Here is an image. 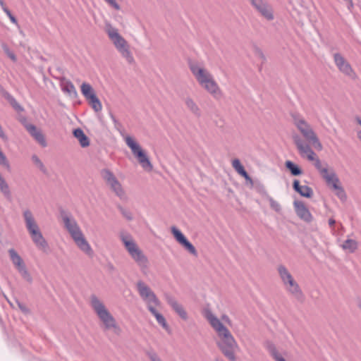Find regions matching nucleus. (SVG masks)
<instances>
[{"label": "nucleus", "mask_w": 361, "mask_h": 361, "mask_svg": "<svg viewBox=\"0 0 361 361\" xmlns=\"http://www.w3.org/2000/svg\"><path fill=\"white\" fill-rule=\"evenodd\" d=\"M205 317L221 339L217 345L222 353L230 361H235V350L238 348V344L229 330L211 311H206Z\"/></svg>", "instance_id": "f257e3e1"}, {"label": "nucleus", "mask_w": 361, "mask_h": 361, "mask_svg": "<svg viewBox=\"0 0 361 361\" xmlns=\"http://www.w3.org/2000/svg\"><path fill=\"white\" fill-rule=\"evenodd\" d=\"M188 66L198 83L215 99L222 97V92L212 75L199 62L190 61Z\"/></svg>", "instance_id": "f03ea898"}, {"label": "nucleus", "mask_w": 361, "mask_h": 361, "mask_svg": "<svg viewBox=\"0 0 361 361\" xmlns=\"http://www.w3.org/2000/svg\"><path fill=\"white\" fill-rule=\"evenodd\" d=\"M105 32L121 56L126 60L128 63L134 64L135 61L130 50V46L128 42L118 33V30L108 23L106 25Z\"/></svg>", "instance_id": "7ed1b4c3"}, {"label": "nucleus", "mask_w": 361, "mask_h": 361, "mask_svg": "<svg viewBox=\"0 0 361 361\" xmlns=\"http://www.w3.org/2000/svg\"><path fill=\"white\" fill-rule=\"evenodd\" d=\"M90 304L99 318L103 322L106 329H113L116 334L119 335L121 332V329L117 324L116 319L105 307L103 302L94 295H91Z\"/></svg>", "instance_id": "20e7f679"}, {"label": "nucleus", "mask_w": 361, "mask_h": 361, "mask_svg": "<svg viewBox=\"0 0 361 361\" xmlns=\"http://www.w3.org/2000/svg\"><path fill=\"white\" fill-rule=\"evenodd\" d=\"M293 123L305 140L317 149H322V145L310 125L299 114L292 115Z\"/></svg>", "instance_id": "39448f33"}, {"label": "nucleus", "mask_w": 361, "mask_h": 361, "mask_svg": "<svg viewBox=\"0 0 361 361\" xmlns=\"http://www.w3.org/2000/svg\"><path fill=\"white\" fill-rule=\"evenodd\" d=\"M121 240L130 257L145 272L148 268V259L129 235L121 236Z\"/></svg>", "instance_id": "423d86ee"}, {"label": "nucleus", "mask_w": 361, "mask_h": 361, "mask_svg": "<svg viewBox=\"0 0 361 361\" xmlns=\"http://www.w3.org/2000/svg\"><path fill=\"white\" fill-rule=\"evenodd\" d=\"M125 141L128 147L131 149L133 155L137 159L141 166L147 171H151L153 166L150 162L145 151L130 136H126Z\"/></svg>", "instance_id": "0eeeda50"}, {"label": "nucleus", "mask_w": 361, "mask_h": 361, "mask_svg": "<svg viewBox=\"0 0 361 361\" xmlns=\"http://www.w3.org/2000/svg\"><path fill=\"white\" fill-rule=\"evenodd\" d=\"M100 174L102 178L105 180L106 183L110 186L111 190L114 192L116 196L123 200L127 199L121 184L119 183L113 172L108 169H104L101 170Z\"/></svg>", "instance_id": "6e6552de"}, {"label": "nucleus", "mask_w": 361, "mask_h": 361, "mask_svg": "<svg viewBox=\"0 0 361 361\" xmlns=\"http://www.w3.org/2000/svg\"><path fill=\"white\" fill-rule=\"evenodd\" d=\"M8 254L10 256V259L15 266L18 271L20 273L21 276L27 282L32 283V278L27 271L26 266L21 258V257L18 254V252L13 249L11 248L8 250Z\"/></svg>", "instance_id": "1a4fd4ad"}, {"label": "nucleus", "mask_w": 361, "mask_h": 361, "mask_svg": "<svg viewBox=\"0 0 361 361\" xmlns=\"http://www.w3.org/2000/svg\"><path fill=\"white\" fill-rule=\"evenodd\" d=\"M334 60L336 66L342 73L352 80L357 78V74L352 68L350 64L341 54L335 53L334 54Z\"/></svg>", "instance_id": "9d476101"}, {"label": "nucleus", "mask_w": 361, "mask_h": 361, "mask_svg": "<svg viewBox=\"0 0 361 361\" xmlns=\"http://www.w3.org/2000/svg\"><path fill=\"white\" fill-rule=\"evenodd\" d=\"M250 4L267 20L274 18L272 7L267 0H249Z\"/></svg>", "instance_id": "9b49d317"}, {"label": "nucleus", "mask_w": 361, "mask_h": 361, "mask_svg": "<svg viewBox=\"0 0 361 361\" xmlns=\"http://www.w3.org/2000/svg\"><path fill=\"white\" fill-rule=\"evenodd\" d=\"M293 140L299 153L302 157L306 156L310 161H314L316 157L315 152L311 149L308 144L305 143L302 139L298 134H293Z\"/></svg>", "instance_id": "f8f14e48"}, {"label": "nucleus", "mask_w": 361, "mask_h": 361, "mask_svg": "<svg viewBox=\"0 0 361 361\" xmlns=\"http://www.w3.org/2000/svg\"><path fill=\"white\" fill-rule=\"evenodd\" d=\"M137 289L140 296L147 303H154L155 305H159V300L151 288L142 281H138L137 283Z\"/></svg>", "instance_id": "ddd939ff"}, {"label": "nucleus", "mask_w": 361, "mask_h": 361, "mask_svg": "<svg viewBox=\"0 0 361 361\" xmlns=\"http://www.w3.org/2000/svg\"><path fill=\"white\" fill-rule=\"evenodd\" d=\"M171 233L175 239L189 253L193 256H197V251L195 246L187 239L183 233L176 226H172Z\"/></svg>", "instance_id": "4468645a"}, {"label": "nucleus", "mask_w": 361, "mask_h": 361, "mask_svg": "<svg viewBox=\"0 0 361 361\" xmlns=\"http://www.w3.org/2000/svg\"><path fill=\"white\" fill-rule=\"evenodd\" d=\"M21 123L23 125L24 128L30 133V135L39 145H41L42 147L47 146L45 137L40 130L37 129V128L35 125L27 123L26 118L22 119Z\"/></svg>", "instance_id": "2eb2a0df"}, {"label": "nucleus", "mask_w": 361, "mask_h": 361, "mask_svg": "<svg viewBox=\"0 0 361 361\" xmlns=\"http://www.w3.org/2000/svg\"><path fill=\"white\" fill-rule=\"evenodd\" d=\"M61 215L64 226L70 233L71 238H73L77 235L78 233L79 234L82 232L76 221L73 218L70 217L64 211L61 212Z\"/></svg>", "instance_id": "dca6fc26"}, {"label": "nucleus", "mask_w": 361, "mask_h": 361, "mask_svg": "<svg viewBox=\"0 0 361 361\" xmlns=\"http://www.w3.org/2000/svg\"><path fill=\"white\" fill-rule=\"evenodd\" d=\"M293 205L295 213L300 219L307 223H310L313 220L312 215L302 201L295 200Z\"/></svg>", "instance_id": "f3484780"}, {"label": "nucleus", "mask_w": 361, "mask_h": 361, "mask_svg": "<svg viewBox=\"0 0 361 361\" xmlns=\"http://www.w3.org/2000/svg\"><path fill=\"white\" fill-rule=\"evenodd\" d=\"M164 297L166 302L180 316V317L183 320H187L188 314L182 305L179 304L176 298L171 294L166 293Z\"/></svg>", "instance_id": "a211bd4d"}, {"label": "nucleus", "mask_w": 361, "mask_h": 361, "mask_svg": "<svg viewBox=\"0 0 361 361\" xmlns=\"http://www.w3.org/2000/svg\"><path fill=\"white\" fill-rule=\"evenodd\" d=\"M72 238L81 251L90 257L93 255V250L82 232Z\"/></svg>", "instance_id": "6ab92c4d"}, {"label": "nucleus", "mask_w": 361, "mask_h": 361, "mask_svg": "<svg viewBox=\"0 0 361 361\" xmlns=\"http://www.w3.org/2000/svg\"><path fill=\"white\" fill-rule=\"evenodd\" d=\"M60 86L61 88V90L68 94L71 97L76 98L78 97V92L76 91V89L73 84V82L66 79V78L63 77L60 78Z\"/></svg>", "instance_id": "aec40b11"}, {"label": "nucleus", "mask_w": 361, "mask_h": 361, "mask_svg": "<svg viewBox=\"0 0 361 361\" xmlns=\"http://www.w3.org/2000/svg\"><path fill=\"white\" fill-rule=\"evenodd\" d=\"M293 190L302 197L310 198L313 195L312 189L307 185H300L298 180H294L293 183Z\"/></svg>", "instance_id": "412c9836"}, {"label": "nucleus", "mask_w": 361, "mask_h": 361, "mask_svg": "<svg viewBox=\"0 0 361 361\" xmlns=\"http://www.w3.org/2000/svg\"><path fill=\"white\" fill-rule=\"evenodd\" d=\"M23 217L27 231L39 228L32 212L29 209L24 211Z\"/></svg>", "instance_id": "4be33fe9"}, {"label": "nucleus", "mask_w": 361, "mask_h": 361, "mask_svg": "<svg viewBox=\"0 0 361 361\" xmlns=\"http://www.w3.org/2000/svg\"><path fill=\"white\" fill-rule=\"evenodd\" d=\"M73 135L75 138L78 139L82 147H87L90 145V139L81 128H78L74 129L73 131Z\"/></svg>", "instance_id": "5701e85b"}, {"label": "nucleus", "mask_w": 361, "mask_h": 361, "mask_svg": "<svg viewBox=\"0 0 361 361\" xmlns=\"http://www.w3.org/2000/svg\"><path fill=\"white\" fill-rule=\"evenodd\" d=\"M286 290L298 302H303L305 300V295L302 293L298 283L292 287L285 286Z\"/></svg>", "instance_id": "b1692460"}, {"label": "nucleus", "mask_w": 361, "mask_h": 361, "mask_svg": "<svg viewBox=\"0 0 361 361\" xmlns=\"http://www.w3.org/2000/svg\"><path fill=\"white\" fill-rule=\"evenodd\" d=\"M322 178L325 180L326 184L329 186H331L334 188V185H340L339 178L337 177L334 169H331L329 171L326 172V174L322 176Z\"/></svg>", "instance_id": "393cba45"}, {"label": "nucleus", "mask_w": 361, "mask_h": 361, "mask_svg": "<svg viewBox=\"0 0 361 361\" xmlns=\"http://www.w3.org/2000/svg\"><path fill=\"white\" fill-rule=\"evenodd\" d=\"M279 275L285 286H287V282L293 279L288 269L283 264H280L277 267Z\"/></svg>", "instance_id": "a878e982"}, {"label": "nucleus", "mask_w": 361, "mask_h": 361, "mask_svg": "<svg viewBox=\"0 0 361 361\" xmlns=\"http://www.w3.org/2000/svg\"><path fill=\"white\" fill-rule=\"evenodd\" d=\"M86 99L95 112L102 111V105L100 100L96 95V93L87 97Z\"/></svg>", "instance_id": "bb28decb"}, {"label": "nucleus", "mask_w": 361, "mask_h": 361, "mask_svg": "<svg viewBox=\"0 0 361 361\" xmlns=\"http://www.w3.org/2000/svg\"><path fill=\"white\" fill-rule=\"evenodd\" d=\"M31 238L38 248L46 249L48 247V243L43 237L41 231L37 233L36 235L32 236Z\"/></svg>", "instance_id": "cd10ccee"}, {"label": "nucleus", "mask_w": 361, "mask_h": 361, "mask_svg": "<svg viewBox=\"0 0 361 361\" xmlns=\"http://www.w3.org/2000/svg\"><path fill=\"white\" fill-rule=\"evenodd\" d=\"M259 192L267 195V200H269L270 207L272 209H274L276 212H279L281 210L280 204L278 202L275 201L271 197L269 196L263 185L261 186Z\"/></svg>", "instance_id": "c85d7f7f"}, {"label": "nucleus", "mask_w": 361, "mask_h": 361, "mask_svg": "<svg viewBox=\"0 0 361 361\" xmlns=\"http://www.w3.org/2000/svg\"><path fill=\"white\" fill-rule=\"evenodd\" d=\"M185 105L187 106V107L188 108V109L192 114H194L195 116H197L198 117L200 116V115H201L200 110L192 98H190V97L185 98Z\"/></svg>", "instance_id": "c756f323"}, {"label": "nucleus", "mask_w": 361, "mask_h": 361, "mask_svg": "<svg viewBox=\"0 0 361 361\" xmlns=\"http://www.w3.org/2000/svg\"><path fill=\"white\" fill-rule=\"evenodd\" d=\"M285 166L293 176H300L302 173V170L300 169V167L291 161H286Z\"/></svg>", "instance_id": "7c9ffc66"}, {"label": "nucleus", "mask_w": 361, "mask_h": 361, "mask_svg": "<svg viewBox=\"0 0 361 361\" xmlns=\"http://www.w3.org/2000/svg\"><path fill=\"white\" fill-rule=\"evenodd\" d=\"M0 191L3 193L4 197L10 200L11 197V190L8 184L6 183L5 179L0 175Z\"/></svg>", "instance_id": "2f4dec72"}, {"label": "nucleus", "mask_w": 361, "mask_h": 361, "mask_svg": "<svg viewBox=\"0 0 361 361\" xmlns=\"http://www.w3.org/2000/svg\"><path fill=\"white\" fill-rule=\"evenodd\" d=\"M342 247L343 250H348L353 253L357 249V243L355 240L347 239L343 242Z\"/></svg>", "instance_id": "473e14b6"}, {"label": "nucleus", "mask_w": 361, "mask_h": 361, "mask_svg": "<svg viewBox=\"0 0 361 361\" xmlns=\"http://www.w3.org/2000/svg\"><path fill=\"white\" fill-rule=\"evenodd\" d=\"M81 92L85 99L95 94L92 87L87 82H83L81 85Z\"/></svg>", "instance_id": "72a5a7b5"}, {"label": "nucleus", "mask_w": 361, "mask_h": 361, "mask_svg": "<svg viewBox=\"0 0 361 361\" xmlns=\"http://www.w3.org/2000/svg\"><path fill=\"white\" fill-rule=\"evenodd\" d=\"M6 99L8 101L11 106L18 112H22L24 109L22 106L16 101V99L10 94H8Z\"/></svg>", "instance_id": "f704fd0d"}, {"label": "nucleus", "mask_w": 361, "mask_h": 361, "mask_svg": "<svg viewBox=\"0 0 361 361\" xmlns=\"http://www.w3.org/2000/svg\"><path fill=\"white\" fill-rule=\"evenodd\" d=\"M232 166L241 176L246 174L247 172L245 171L244 166L241 164L240 161L238 159H235L232 161Z\"/></svg>", "instance_id": "c9c22d12"}, {"label": "nucleus", "mask_w": 361, "mask_h": 361, "mask_svg": "<svg viewBox=\"0 0 361 361\" xmlns=\"http://www.w3.org/2000/svg\"><path fill=\"white\" fill-rule=\"evenodd\" d=\"M314 166L319 171L322 176L326 173L329 171L328 164L326 163L324 164V166H323L321 161L319 158H317L314 160Z\"/></svg>", "instance_id": "e433bc0d"}, {"label": "nucleus", "mask_w": 361, "mask_h": 361, "mask_svg": "<svg viewBox=\"0 0 361 361\" xmlns=\"http://www.w3.org/2000/svg\"><path fill=\"white\" fill-rule=\"evenodd\" d=\"M32 160L44 174H47V168L37 155H32Z\"/></svg>", "instance_id": "4c0bfd02"}, {"label": "nucleus", "mask_w": 361, "mask_h": 361, "mask_svg": "<svg viewBox=\"0 0 361 361\" xmlns=\"http://www.w3.org/2000/svg\"><path fill=\"white\" fill-rule=\"evenodd\" d=\"M157 322L168 332L171 333V329L168 325L164 317L161 314H159L155 317Z\"/></svg>", "instance_id": "58836bf2"}, {"label": "nucleus", "mask_w": 361, "mask_h": 361, "mask_svg": "<svg viewBox=\"0 0 361 361\" xmlns=\"http://www.w3.org/2000/svg\"><path fill=\"white\" fill-rule=\"evenodd\" d=\"M267 349L269 352L270 355L275 360L276 357H279L281 355L279 353L275 345L271 342H268L267 344Z\"/></svg>", "instance_id": "ea45409f"}, {"label": "nucleus", "mask_w": 361, "mask_h": 361, "mask_svg": "<svg viewBox=\"0 0 361 361\" xmlns=\"http://www.w3.org/2000/svg\"><path fill=\"white\" fill-rule=\"evenodd\" d=\"M116 207L123 217H125L128 221L133 220V216L130 210L125 209L121 204H117Z\"/></svg>", "instance_id": "a19ab883"}, {"label": "nucleus", "mask_w": 361, "mask_h": 361, "mask_svg": "<svg viewBox=\"0 0 361 361\" xmlns=\"http://www.w3.org/2000/svg\"><path fill=\"white\" fill-rule=\"evenodd\" d=\"M334 190H336V195L338 197H339L341 200H346V194L345 190H343V187L341 185H334Z\"/></svg>", "instance_id": "79ce46f5"}, {"label": "nucleus", "mask_w": 361, "mask_h": 361, "mask_svg": "<svg viewBox=\"0 0 361 361\" xmlns=\"http://www.w3.org/2000/svg\"><path fill=\"white\" fill-rule=\"evenodd\" d=\"M0 165L4 166L8 170L10 169V164L7 159L6 156L0 149Z\"/></svg>", "instance_id": "37998d69"}, {"label": "nucleus", "mask_w": 361, "mask_h": 361, "mask_svg": "<svg viewBox=\"0 0 361 361\" xmlns=\"http://www.w3.org/2000/svg\"><path fill=\"white\" fill-rule=\"evenodd\" d=\"M255 56L262 61V63H265L266 57L262 51V50L259 47L255 48Z\"/></svg>", "instance_id": "c03bdc74"}, {"label": "nucleus", "mask_w": 361, "mask_h": 361, "mask_svg": "<svg viewBox=\"0 0 361 361\" xmlns=\"http://www.w3.org/2000/svg\"><path fill=\"white\" fill-rule=\"evenodd\" d=\"M4 11L6 14V16L9 18L10 20L18 25V20L11 13V11L8 8H4Z\"/></svg>", "instance_id": "a18cd8bd"}, {"label": "nucleus", "mask_w": 361, "mask_h": 361, "mask_svg": "<svg viewBox=\"0 0 361 361\" xmlns=\"http://www.w3.org/2000/svg\"><path fill=\"white\" fill-rule=\"evenodd\" d=\"M115 129L119 132V133L123 136L124 135V128L121 123L118 121L116 123L114 124Z\"/></svg>", "instance_id": "49530a36"}, {"label": "nucleus", "mask_w": 361, "mask_h": 361, "mask_svg": "<svg viewBox=\"0 0 361 361\" xmlns=\"http://www.w3.org/2000/svg\"><path fill=\"white\" fill-rule=\"evenodd\" d=\"M106 3H108L111 7L118 11L121 9L119 4L116 1V0H104Z\"/></svg>", "instance_id": "de8ad7c7"}, {"label": "nucleus", "mask_w": 361, "mask_h": 361, "mask_svg": "<svg viewBox=\"0 0 361 361\" xmlns=\"http://www.w3.org/2000/svg\"><path fill=\"white\" fill-rule=\"evenodd\" d=\"M18 306L19 309L24 313H27L29 312L28 308L26 307V305L19 301H17Z\"/></svg>", "instance_id": "09e8293b"}, {"label": "nucleus", "mask_w": 361, "mask_h": 361, "mask_svg": "<svg viewBox=\"0 0 361 361\" xmlns=\"http://www.w3.org/2000/svg\"><path fill=\"white\" fill-rule=\"evenodd\" d=\"M147 309L154 317L159 314V312H158L157 310L150 305V303H147Z\"/></svg>", "instance_id": "8fccbe9b"}, {"label": "nucleus", "mask_w": 361, "mask_h": 361, "mask_svg": "<svg viewBox=\"0 0 361 361\" xmlns=\"http://www.w3.org/2000/svg\"><path fill=\"white\" fill-rule=\"evenodd\" d=\"M0 137L3 140H8V137L7 135L5 134V133L4 132L3 130V128L1 127V126L0 125Z\"/></svg>", "instance_id": "3c124183"}, {"label": "nucleus", "mask_w": 361, "mask_h": 361, "mask_svg": "<svg viewBox=\"0 0 361 361\" xmlns=\"http://www.w3.org/2000/svg\"><path fill=\"white\" fill-rule=\"evenodd\" d=\"M7 53V55L13 61H16V55L14 54V53H13L12 51H10L9 50H7L6 51Z\"/></svg>", "instance_id": "603ef678"}, {"label": "nucleus", "mask_w": 361, "mask_h": 361, "mask_svg": "<svg viewBox=\"0 0 361 361\" xmlns=\"http://www.w3.org/2000/svg\"><path fill=\"white\" fill-rule=\"evenodd\" d=\"M243 177L247 181L249 182L252 185H253V180L252 179V178L249 176V174L247 173L246 174H245L244 176H243Z\"/></svg>", "instance_id": "864d4df0"}, {"label": "nucleus", "mask_w": 361, "mask_h": 361, "mask_svg": "<svg viewBox=\"0 0 361 361\" xmlns=\"http://www.w3.org/2000/svg\"><path fill=\"white\" fill-rule=\"evenodd\" d=\"M0 94H1L5 98L9 94L7 91L5 90V89L3 87V86L1 84H0Z\"/></svg>", "instance_id": "5fc2aeb1"}, {"label": "nucleus", "mask_w": 361, "mask_h": 361, "mask_svg": "<svg viewBox=\"0 0 361 361\" xmlns=\"http://www.w3.org/2000/svg\"><path fill=\"white\" fill-rule=\"evenodd\" d=\"M39 231H40L39 228H37V229H32V231H28V233L30 235V237L32 238V236L36 235V234H37V233H39Z\"/></svg>", "instance_id": "6e6d98bb"}, {"label": "nucleus", "mask_w": 361, "mask_h": 361, "mask_svg": "<svg viewBox=\"0 0 361 361\" xmlns=\"http://www.w3.org/2000/svg\"><path fill=\"white\" fill-rule=\"evenodd\" d=\"M296 284H298V283L294 280V279H292L291 280L287 282L288 287H292Z\"/></svg>", "instance_id": "4d7b16f0"}, {"label": "nucleus", "mask_w": 361, "mask_h": 361, "mask_svg": "<svg viewBox=\"0 0 361 361\" xmlns=\"http://www.w3.org/2000/svg\"><path fill=\"white\" fill-rule=\"evenodd\" d=\"M150 359L152 361H161L160 358L155 353L150 355Z\"/></svg>", "instance_id": "13d9d810"}, {"label": "nucleus", "mask_w": 361, "mask_h": 361, "mask_svg": "<svg viewBox=\"0 0 361 361\" xmlns=\"http://www.w3.org/2000/svg\"><path fill=\"white\" fill-rule=\"evenodd\" d=\"M109 116L111 118L114 124L116 123L118 121V120L116 119L115 116L111 112H109Z\"/></svg>", "instance_id": "bf43d9fd"}, {"label": "nucleus", "mask_w": 361, "mask_h": 361, "mask_svg": "<svg viewBox=\"0 0 361 361\" xmlns=\"http://www.w3.org/2000/svg\"><path fill=\"white\" fill-rule=\"evenodd\" d=\"M335 224H336V221L333 218H331L329 219V225L330 227H334Z\"/></svg>", "instance_id": "052dcab7"}, {"label": "nucleus", "mask_w": 361, "mask_h": 361, "mask_svg": "<svg viewBox=\"0 0 361 361\" xmlns=\"http://www.w3.org/2000/svg\"><path fill=\"white\" fill-rule=\"evenodd\" d=\"M276 361H286L281 355L278 357H276Z\"/></svg>", "instance_id": "680f3d73"}, {"label": "nucleus", "mask_w": 361, "mask_h": 361, "mask_svg": "<svg viewBox=\"0 0 361 361\" xmlns=\"http://www.w3.org/2000/svg\"><path fill=\"white\" fill-rule=\"evenodd\" d=\"M344 1L347 2L348 4H349V6H353V0H343Z\"/></svg>", "instance_id": "e2e57ef3"}, {"label": "nucleus", "mask_w": 361, "mask_h": 361, "mask_svg": "<svg viewBox=\"0 0 361 361\" xmlns=\"http://www.w3.org/2000/svg\"><path fill=\"white\" fill-rule=\"evenodd\" d=\"M0 5H1V8H2V9H3V10H4V8H7V7L6 6V5H5V4H4V1H3V0H0Z\"/></svg>", "instance_id": "0e129e2a"}, {"label": "nucleus", "mask_w": 361, "mask_h": 361, "mask_svg": "<svg viewBox=\"0 0 361 361\" xmlns=\"http://www.w3.org/2000/svg\"><path fill=\"white\" fill-rule=\"evenodd\" d=\"M356 121L361 126V118L360 117H356Z\"/></svg>", "instance_id": "69168bd1"}, {"label": "nucleus", "mask_w": 361, "mask_h": 361, "mask_svg": "<svg viewBox=\"0 0 361 361\" xmlns=\"http://www.w3.org/2000/svg\"><path fill=\"white\" fill-rule=\"evenodd\" d=\"M357 137L360 139V140L361 141V131H358L357 132Z\"/></svg>", "instance_id": "338daca9"}, {"label": "nucleus", "mask_w": 361, "mask_h": 361, "mask_svg": "<svg viewBox=\"0 0 361 361\" xmlns=\"http://www.w3.org/2000/svg\"><path fill=\"white\" fill-rule=\"evenodd\" d=\"M357 305H358L359 308L361 310V299L358 300Z\"/></svg>", "instance_id": "774afa93"}]
</instances>
